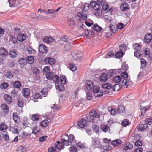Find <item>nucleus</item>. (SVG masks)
Returning a JSON list of instances; mask_svg holds the SVG:
<instances>
[{
    "label": "nucleus",
    "instance_id": "1",
    "mask_svg": "<svg viewBox=\"0 0 152 152\" xmlns=\"http://www.w3.org/2000/svg\"><path fill=\"white\" fill-rule=\"evenodd\" d=\"M46 78L50 81H53V82L58 83L59 81V77L58 75L55 73L52 72L47 73L46 75Z\"/></svg>",
    "mask_w": 152,
    "mask_h": 152
},
{
    "label": "nucleus",
    "instance_id": "2",
    "mask_svg": "<svg viewBox=\"0 0 152 152\" xmlns=\"http://www.w3.org/2000/svg\"><path fill=\"white\" fill-rule=\"evenodd\" d=\"M100 117V114L94 110L91 111L89 113V115L87 117V120L90 122H94V118H98Z\"/></svg>",
    "mask_w": 152,
    "mask_h": 152
},
{
    "label": "nucleus",
    "instance_id": "3",
    "mask_svg": "<svg viewBox=\"0 0 152 152\" xmlns=\"http://www.w3.org/2000/svg\"><path fill=\"white\" fill-rule=\"evenodd\" d=\"M69 136L67 134H64L61 136V142L64 145L67 146L69 144Z\"/></svg>",
    "mask_w": 152,
    "mask_h": 152
},
{
    "label": "nucleus",
    "instance_id": "4",
    "mask_svg": "<svg viewBox=\"0 0 152 152\" xmlns=\"http://www.w3.org/2000/svg\"><path fill=\"white\" fill-rule=\"evenodd\" d=\"M44 61L45 64H49L51 65L54 64L56 63L55 60L53 58L50 57L46 58L44 60Z\"/></svg>",
    "mask_w": 152,
    "mask_h": 152
},
{
    "label": "nucleus",
    "instance_id": "5",
    "mask_svg": "<svg viewBox=\"0 0 152 152\" xmlns=\"http://www.w3.org/2000/svg\"><path fill=\"white\" fill-rule=\"evenodd\" d=\"M92 145L94 147L100 146L101 144L99 139L98 138L92 137Z\"/></svg>",
    "mask_w": 152,
    "mask_h": 152
},
{
    "label": "nucleus",
    "instance_id": "6",
    "mask_svg": "<svg viewBox=\"0 0 152 152\" xmlns=\"http://www.w3.org/2000/svg\"><path fill=\"white\" fill-rule=\"evenodd\" d=\"M39 51L43 54H46L47 52L46 47L43 44H40L39 48Z\"/></svg>",
    "mask_w": 152,
    "mask_h": 152
},
{
    "label": "nucleus",
    "instance_id": "7",
    "mask_svg": "<svg viewBox=\"0 0 152 152\" xmlns=\"http://www.w3.org/2000/svg\"><path fill=\"white\" fill-rule=\"evenodd\" d=\"M8 52L4 48L1 47L0 48V56L3 57H5L8 56Z\"/></svg>",
    "mask_w": 152,
    "mask_h": 152
},
{
    "label": "nucleus",
    "instance_id": "8",
    "mask_svg": "<svg viewBox=\"0 0 152 152\" xmlns=\"http://www.w3.org/2000/svg\"><path fill=\"white\" fill-rule=\"evenodd\" d=\"M87 125L86 121L84 119H82L80 120L77 123L78 126L81 128L86 127Z\"/></svg>",
    "mask_w": 152,
    "mask_h": 152
},
{
    "label": "nucleus",
    "instance_id": "9",
    "mask_svg": "<svg viewBox=\"0 0 152 152\" xmlns=\"http://www.w3.org/2000/svg\"><path fill=\"white\" fill-rule=\"evenodd\" d=\"M91 6L94 10H98L101 7L100 4H97L95 1H92L90 3Z\"/></svg>",
    "mask_w": 152,
    "mask_h": 152
},
{
    "label": "nucleus",
    "instance_id": "10",
    "mask_svg": "<svg viewBox=\"0 0 152 152\" xmlns=\"http://www.w3.org/2000/svg\"><path fill=\"white\" fill-rule=\"evenodd\" d=\"M55 86L56 89L60 91H63L65 90L64 86L60 83L59 80L58 82L55 83Z\"/></svg>",
    "mask_w": 152,
    "mask_h": 152
},
{
    "label": "nucleus",
    "instance_id": "11",
    "mask_svg": "<svg viewBox=\"0 0 152 152\" xmlns=\"http://www.w3.org/2000/svg\"><path fill=\"white\" fill-rule=\"evenodd\" d=\"M64 145L63 143L59 141L56 142L54 144L55 147L59 150L63 149L64 148Z\"/></svg>",
    "mask_w": 152,
    "mask_h": 152
},
{
    "label": "nucleus",
    "instance_id": "12",
    "mask_svg": "<svg viewBox=\"0 0 152 152\" xmlns=\"http://www.w3.org/2000/svg\"><path fill=\"white\" fill-rule=\"evenodd\" d=\"M4 99L6 103L8 104H10L12 102V97L7 94H5L4 95Z\"/></svg>",
    "mask_w": 152,
    "mask_h": 152
},
{
    "label": "nucleus",
    "instance_id": "13",
    "mask_svg": "<svg viewBox=\"0 0 152 152\" xmlns=\"http://www.w3.org/2000/svg\"><path fill=\"white\" fill-rule=\"evenodd\" d=\"M8 2L11 7L17 6L18 4H20L18 0H8Z\"/></svg>",
    "mask_w": 152,
    "mask_h": 152
},
{
    "label": "nucleus",
    "instance_id": "14",
    "mask_svg": "<svg viewBox=\"0 0 152 152\" xmlns=\"http://www.w3.org/2000/svg\"><path fill=\"white\" fill-rule=\"evenodd\" d=\"M150 106L148 105L146 106L143 107L142 106H140V109L141 110H142V111L141 113V116H143L145 113L146 111L150 107Z\"/></svg>",
    "mask_w": 152,
    "mask_h": 152
},
{
    "label": "nucleus",
    "instance_id": "15",
    "mask_svg": "<svg viewBox=\"0 0 152 152\" xmlns=\"http://www.w3.org/2000/svg\"><path fill=\"white\" fill-rule=\"evenodd\" d=\"M152 39V35L151 33L146 34L144 37V40L147 43L150 42Z\"/></svg>",
    "mask_w": 152,
    "mask_h": 152
},
{
    "label": "nucleus",
    "instance_id": "16",
    "mask_svg": "<svg viewBox=\"0 0 152 152\" xmlns=\"http://www.w3.org/2000/svg\"><path fill=\"white\" fill-rule=\"evenodd\" d=\"M130 8V6L126 2L123 3L121 5L120 8L122 11H126Z\"/></svg>",
    "mask_w": 152,
    "mask_h": 152
},
{
    "label": "nucleus",
    "instance_id": "17",
    "mask_svg": "<svg viewBox=\"0 0 152 152\" xmlns=\"http://www.w3.org/2000/svg\"><path fill=\"white\" fill-rule=\"evenodd\" d=\"M74 58L76 61H81L83 58V55L80 53H76L75 55L72 54Z\"/></svg>",
    "mask_w": 152,
    "mask_h": 152
},
{
    "label": "nucleus",
    "instance_id": "18",
    "mask_svg": "<svg viewBox=\"0 0 152 152\" xmlns=\"http://www.w3.org/2000/svg\"><path fill=\"white\" fill-rule=\"evenodd\" d=\"M18 127L16 125H13L12 126H11L10 127V130L13 133L15 134H17L18 132Z\"/></svg>",
    "mask_w": 152,
    "mask_h": 152
},
{
    "label": "nucleus",
    "instance_id": "19",
    "mask_svg": "<svg viewBox=\"0 0 152 152\" xmlns=\"http://www.w3.org/2000/svg\"><path fill=\"white\" fill-rule=\"evenodd\" d=\"M50 122V118H47V119L43 120L41 122V125L43 127H46Z\"/></svg>",
    "mask_w": 152,
    "mask_h": 152
},
{
    "label": "nucleus",
    "instance_id": "20",
    "mask_svg": "<svg viewBox=\"0 0 152 152\" xmlns=\"http://www.w3.org/2000/svg\"><path fill=\"white\" fill-rule=\"evenodd\" d=\"M133 147V145L132 144L130 143H127L125 145H124L122 147V149L125 150V151H127L129 149H131Z\"/></svg>",
    "mask_w": 152,
    "mask_h": 152
},
{
    "label": "nucleus",
    "instance_id": "21",
    "mask_svg": "<svg viewBox=\"0 0 152 152\" xmlns=\"http://www.w3.org/2000/svg\"><path fill=\"white\" fill-rule=\"evenodd\" d=\"M13 119L14 121L17 123L19 122L20 118L17 112H14L13 113Z\"/></svg>",
    "mask_w": 152,
    "mask_h": 152
},
{
    "label": "nucleus",
    "instance_id": "22",
    "mask_svg": "<svg viewBox=\"0 0 152 152\" xmlns=\"http://www.w3.org/2000/svg\"><path fill=\"white\" fill-rule=\"evenodd\" d=\"M78 17H79L80 18V19L85 20H86L87 18V15L86 14L83 13H77V18Z\"/></svg>",
    "mask_w": 152,
    "mask_h": 152
},
{
    "label": "nucleus",
    "instance_id": "23",
    "mask_svg": "<svg viewBox=\"0 0 152 152\" xmlns=\"http://www.w3.org/2000/svg\"><path fill=\"white\" fill-rule=\"evenodd\" d=\"M122 143V141L121 140L118 139L112 141L111 142V144L113 146H118Z\"/></svg>",
    "mask_w": 152,
    "mask_h": 152
},
{
    "label": "nucleus",
    "instance_id": "24",
    "mask_svg": "<svg viewBox=\"0 0 152 152\" xmlns=\"http://www.w3.org/2000/svg\"><path fill=\"white\" fill-rule=\"evenodd\" d=\"M86 86L87 89L89 91H91L92 90V88L93 87V84L92 82L89 80H87L86 81Z\"/></svg>",
    "mask_w": 152,
    "mask_h": 152
},
{
    "label": "nucleus",
    "instance_id": "25",
    "mask_svg": "<svg viewBox=\"0 0 152 152\" xmlns=\"http://www.w3.org/2000/svg\"><path fill=\"white\" fill-rule=\"evenodd\" d=\"M147 127V124L144 123V124H139L137 127V128L140 131H142L146 129Z\"/></svg>",
    "mask_w": 152,
    "mask_h": 152
},
{
    "label": "nucleus",
    "instance_id": "26",
    "mask_svg": "<svg viewBox=\"0 0 152 152\" xmlns=\"http://www.w3.org/2000/svg\"><path fill=\"white\" fill-rule=\"evenodd\" d=\"M125 111V107L122 105H119L118 108H117V113H124Z\"/></svg>",
    "mask_w": 152,
    "mask_h": 152
},
{
    "label": "nucleus",
    "instance_id": "27",
    "mask_svg": "<svg viewBox=\"0 0 152 152\" xmlns=\"http://www.w3.org/2000/svg\"><path fill=\"white\" fill-rule=\"evenodd\" d=\"M26 38V36L23 34L19 33L17 36V39L20 42H22Z\"/></svg>",
    "mask_w": 152,
    "mask_h": 152
},
{
    "label": "nucleus",
    "instance_id": "28",
    "mask_svg": "<svg viewBox=\"0 0 152 152\" xmlns=\"http://www.w3.org/2000/svg\"><path fill=\"white\" fill-rule=\"evenodd\" d=\"M53 38L50 37H45L43 39L44 42L47 43H49L53 42Z\"/></svg>",
    "mask_w": 152,
    "mask_h": 152
},
{
    "label": "nucleus",
    "instance_id": "29",
    "mask_svg": "<svg viewBox=\"0 0 152 152\" xmlns=\"http://www.w3.org/2000/svg\"><path fill=\"white\" fill-rule=\"evenodd\" d=\"M30 90L28 88H24L23 90V95L24 97H27L30 94Z\"/></svg>",
    "mask_w": 152,
    "mask_h": 152
},
{
    "label": "nucleus",
    "instance_id": "30",
    "mask_svg": "<svg viewBox=\"0 0 152 152\" xmlns=\"http://www.w3.org/2000/svg\"><path fill=\"white\" fill-rule=\"evenodd\" d=\"M64 45L63 49L64 51H68L71 48V44L69 42L66 43Z\"/></svg>",
    "mask_w": 152,
    "mask_h": 152
},
{
    "label": "nucleus",
    "instance_id": "31",
    "mask_svg": "<svg viewBox=\"0 0 152 152\" xmlns=\"http://www.w3.org/2000/svg\"><path fill=\"white\" fill-rule=\"evenodd\" d=\"M2 134L4 139L6 141L9 140V136L8 133L6 131H4L2 132Z\"/></svg>",
    "mask_w": 152,
    "mask_h": 152
},
{
    "label": "nucleus",
    "instance_id": "32",
    "mask_svg": "<svg viewBox=\"0 0 152 152\" xmlns=\"http://www.w3.org/2000/svg\"><path fill=\"white\" fill-rule=\"evenodd\" d=\"M107 79V74L105 73H103L102 74L100 77V80L105 82L106 81Z\"/></svg>",
    "mask_w": 152,
    "mask_h": 152
},
{
    "label": "nucleus",
    "instance_id": "33",
    "mask_svg": "<svg viewBox=\"0 0 152 152\" xmlns=\"http://www.w3.org/2000/svg\"><path fill=\"white\" fill-rule=\"evenodd\" d=\"M1 107L3 110L6 113L9 112V107L8 106L5 104H3L1 105Z\"/></svg>",
    "mask_w": 152,
    "mask_h": 152
},
{
    "label": "nucleus",
    "instance_id": "34",
    "mask_svg": "<svg viewBox=\"0 0 152 152\" xmlns=\"http://www.w3.org/2000/svg\"><path fill=\"white\" fill-rule=\"evenodd\" d=\"M60 83L62 84H65L67 80L66 76L65 75H63L59 78Z\"/></svg>",
    "mask_w": 152,
    "mask_h": 152
},
{
    "label": "nucleus",
    "instance_id": "35",
    "mask_svg": "<svg viewBox=\"0 0 152 152\" xmlns=\"http://www.w3.org/2000/svg\"><path fill=\"white\" fill-rule=\"evenodd\" d=\"M108 110L110 111L111 114L113 116L115 115L117 113V110L110 107H108Z\"/></svg>",
    "mask_w": 152,
    "mask_h": 152
},
{
    "label": "nucleus",
    "instance_id": "36",
    "mask_svg": "<svg viewBox=\"0 0 152 152\" xmlns=\"http://www.w3.org/2000/svg\"><path fill=\"white\" fill-rule=\"evenodd\" d=\"M26 60L24 58H20L18 61V63L21 66V67H23L26 63Z\"/></svg>",
    "mask_w": 152,
    "mask_h": 152
},
{
    "label": "nucleus",
    "instance_id": "37",
    "mask_svg": "<svg viewBox=\"0 0 152 152\" xmlns=\"http://www.w3.org/2000/svg\"><path fill=\"white\" fill-rule=\"evenodd\" d=\"M65 37L66 36H64L60 38L59 42L61 44H65L66 43H68L67 42V39Z\"/></svg>",
    "mask_w": 152,
    "mask_h": 152
},
{
    "label": "nucleus",
    "instance_id": "38",
    "mask_svg": "<svg viewBox=\"0 0 152 152\" xmlns=\"http://www.w3.org/2000/svg\"><path fill=\"white\" fill-rule=\"evenodd\" d=\"M109 27L110 28L111 31L113 33L116 32L118 30L116 26H115L111 24L109 26Z\"/></svg>",
    "mask_w": 152,
    "mask_h": 152
},
{
    "label": "nucleus",
    "instance_id": "39",
    "mask_svg": "<svg viewBox=\"0 0 152 152\" xmlns=\"http://www.w3.org/2000/svg\"><path fill=\"white\" fill-rule=\"evenodd\" d=\"M112 86V85L110 83H105L102 85V87L103 88L110 89L111 88Z\"/></svg>",
    "mask_w": 152,
    "mask_h": 152
},
{
    "label": "nucleus",
    "instance_id": "40",
    "mask_svg": "<svg viewBox=\"0 0 152 152\" xmlns=\"http://www.w3.org/2000/svg\"><path fill=\"white\" fill-rule=\"evenodd\" d=\"M40 12L41 13V14H40V16H41L40 17L43 18H45L46 16H42V13L48 14L47 12L43 9H39L38 11V12Z\"/></svg>",
    "mask_w": 152,
    "mask_h": 152
},
{
    "label": "nucleus",
    "instance_id": "41",
    "mask_svg": "<svg viewBox=\"0 0 152 152\" xmlns=\"http://www.w3.org/2000/svg\"><path fill=\"white\" fill-rule=\"evenodd\" d=\"M39 115L38 114H34L31 115V119L34 121H37L39 120Z\"/></svg>",
    "mask_w": 152,
    "mask_h": 152
},
{
    "label": "nucleus",
    "instance_id": "42",
    "mask_svg": "<svg viewBox=\"0 0 152 152\" xmlns=\"http://www.w3.org/2000/svg\"><path fill=\"white\" fill-rule=\"evenodd\" d=\"M13 86L15 88H19L21 86V83L19 81H15L13 83Z\"/></svg>",
    "mask_w": 152,
    "mask_h": 152
},
{
    "label": "nucleus",
    "instance_id": "43",
    "mask_svg": "<svg viewBox=\"0 0 152 152\" xmlns=\"http://www.w3.org/2000/svg\"><path fill=\"white\" fill-rule=\"evenodd\" d=\"M101 129L104 132H106L107 131H108L109 127L107 125H102L101 126Z\"/></svg>",
    "mask_w": 152,
    "mask_h": 152
},
{
    "label": "nucleus",
    "instance_id": "44",
    "mask_svg": "<svg viewBox=\"0 0 152 152\" xmlns=\"http://www.w3.org/2000/svg\"><path fill=\"white\" fill-rule=\"evenodd\" d=\"M120 89V85L119 84H115L112 88V89L114 91H117Z\"/></svg>",
    "mask_w": 152,
    "mask_h": 152
},
{
    "label": "nucleus",
    "instance_id": "45",
    "mask_svg": "<svg viewBox=\"0 0 152 152\" xmlns=\"http://www.w3.org/2000/svg\"><path fill=\"white\" fill-rule=\"evenodd\" d=\"M75 22L73 18H69L67 20L68 24L70 26H72L75 25Z\"/></svg>",
    "mask_w": 152,
    "mask_h": 152
},
{
    "label": "nucleus",
    "instance_id": "46",
    "mask_svg": "<svg viewBox=\"0 0 152 152\" xmlns=\"http://www.w3.org/2000/svg\"><path fill=\"white\" fill-rule=\"evenodd\" d=\"M144 123L148 124L151 125L152 124V117H150L146 118L144 120Z\"/></svg>",
    "mask_w": 152,
    "mask_h": 152
},
{
    "label": "nucleus",
    "instance_id": "47",
    "mask_svg": "<svg viewBox=\"0 0 152 152\" xmlns=\"http://www.w3.org/2000/svg\"><path fill=\"white\" fill-rule=\"evenodd\" d=\"M128 68V65L125 63H123L122 64L121 70L124 72H126Z\"/></svg>",
    "mask_w": 152,
    "mask_h": 152
},
{
    "label": "nucleus",
    "instance_id": "48",
    "mask_svg": "<svg viewBox=\"0 0 152 152\" xmlns=\"http://www.w3.org/2000/svg\"><path fill=\"white\" fill-rule=\"evenodd\" d=\"M93 29L96 31H99L102 29V28L97 24H95L93 26Z\"/></svg>",
    "mask_w": 152,
    "mask_h": 152
},
{
    "label": "nucleus",
    "instance_id": "49",
    "mask_svg": "<svg viewBox=\"0 0 152 152\" xmlns=\"http://www.w3.org/2000/svg\"><path fill=\"white\" fill-rule=\"evenodd\" d=\"M5 76L7 78L10 79L12 78L13 75L11 72L8 71L6 73Z\"/></svg>",
    "mask_w": 152,
    "mask_h": 152
},
{
    "label": "nucleus",
    "instance_id": "50",
    "mask_svg": "<svg viewBox=\"0 0 152 152\" xmlns=\"http://www.w3.org/2000/svg\"><path fill=\"white\" fill-rule=\"evenodd\" d=\"M34 58L33 56H29L27 57V62L30 64H32L34 62Z\"/></svg>",
    "mask_w": 152,
    "mask_h": 152
},
{
    "label": "nucleus",
    "instance_id": "51",
    "mask_svg": "<svg viewBox=\"0 0 152 152\" xmlns=\"http://www.w3.org/2000/svg\"><path fill=\"white\" fill-rule=\"evenodd\" d=\"M26 50L28 53L30 54H34L35 52V50L30 46L27 47Z\"/></svg>",
    "mask_w": 152,
    "mask_h": 152
},
{
    "label": "nucleus",
    "instance_id": "52",
    "mask_svg": "<svg viewBox=\"0 0 152 152\" xmlns=\"http://www.w3.org/2000/svg\"><path fill=\"white\" fill-rule=\"evenodd\" d=\"M9 85L7 83H3L0 86V88L2 89H5L9 86Z\"/></svg>",
    "mask_w": 152,
    "mask_h": 152
},
{
    "label": "nucleus",
    "instance_id": "53",
    "mask_svg": "<svg viewBox=\"0 0 152 152\" xmlns=\"http://www.w3.org/2000/svg\"><path fill=\"white\" fill-rule=\"evenodd\" d=\"M133 48L135 50H137V51L140 50L141 49L140 46L138 44H135L133 45Z\"/></svg>",
    "mask_w": 152,
    "mask_h": 152
},
{
    "label": "nucleus",
    "instance_id": "54",
    "mask_svg": "<svg viewBox=\"0 0 152 152\" xmlns=\"http://www.w3.org/2000/svg\"><path fill=\"white\" fill-rule=\"evenodd\" d=\"M122 80L121 77L119 76H116L113 78V81L116 83H119Z\"/></svg>",
    "mask_w": 152,
    "mask_h": 152
},
{
    "label": "nucleus",
    "instance_id": "55",
    "mask_svg": "<svg viewBox=\"0 0 152 152\" xmlns=\"http://www.w3.org/2000/svg\"><path fill=\"white\" fill-rule=\"evenodd\" d=\"M69 67L70 70L73 71H75L77 69L75 65L73 64H70L69 65Z\"/></svg>",
    "mask_w": 152,
    "mask_h": 152
},
{
    "label": "nucleus",
    "instance_id": "56",
    "mask_svg": "<svg viewBox=\"0 0 152 152\" xmlns=\"http://www.w3.org/2000/svg\"><path fill=\"white\" fill-rule=\"evenodd\" d=\"M9 54L10 57L12 58H15L17 55V54L16 52L13 50L10 51Z\"/></svg>",
    "mask_w": 152,
    "mask_h": 152
},
{
    "label": "nucleus",
    "instance_id": "57",
    "mask_svg": "<svg viewBox=\"0 0 152 152\" xmlns=\"http://www.w3.org/2000/svg\"><path fill=\"white\" fill-rule=\"evenodd\" d=\"M26 151V148L22 146L18 148L17 149V152H25Z\"/></svg>",
    "mask_w": 152,
    "mask_h": 152
},
{
    "label": "nucleus",
    "instance_id": "58",
    "mask_svg": "<svg viewBox=\"0 0 152 152\" xmlns=\"http://www.w3.org/2000/svg\"><path fill=\"white\" fill-rule=\"evenodd\" d=\"M123 56V52L121 50L118 51L115 54V56L117 58H121Z\"/></svg>",
    "mask_w": 152,
    "mask_h": 152
},
{
    "label": "nucleus",
    "instance_id": "59",
    "mask_svg": "<svg viewBox=\"0 0 152 152\" xmlns=\"http://www.w3.org/2000/svg\"><path fill=\"white\" fill-rule=\"evenodd\" d=\"M90 6L88 4L86 3L84 5L83 7L82 10L83 11H86L88 10L89 9Z\"/></svg>",
    "mask_w": 152,
    "mask_h": 152
},
{
    "label": "nucleus",
    "instance_id": "60",
    "mask_svg": "<svg viewBox=\"0 0 152 152\" xmlns=\"http://www.w3.org/2000/svg\"><path fill=\"white\" fill-rule=\"evenodd\" d=\"M7 128V125L4 123L0 124V131L6 130Z\"/></svg>",
    "mask_w": 152,
    "mask_h": 152
},
{
    "label": "nucleus",
    "instance_id": "61",
    "mask_svg": "<svg viewBox=\"0 0 152 152\" xmlns=\"http://www.w3.org/2000/svg\"><path fill=\"white\" fill-rule=\"evenodd\" d=\"M99 89L100 88L99 86H95L93 87V91L94 93L96 94L99 91Z\"/></svg>",
    "mask_w": 152,
    "mask_h": 152
},
{
    "label": "nucleus",
    "instance_id": "62",
    "mask_svg": "<svg viewBox=\"0 0 152 152\" xmlns=\"http://www.w3.org/2000/svg\"><path fill=\"white\" fill-rule=\"evenodd\" d=\"M69 143H70L71 144H72V142L74 141L75 140V137L73 135L70 134L69 136Z\"/></svg>",
    "mask_w": 152,
    "mask_h": 152
},
{
    "label": "nucleus",
    "instance_id": "63",
    "mask_svg": "<svg viewBox=\"0 0 152 152\" xmlns=\"http://www.w3.org/2000/svg\"><path fill=\"white\" fill-rule=\"evenodd\" d=\"M141 67L142 68H144L146 66V62L145 60L144 59H141Z\"/></svg>",
    "mask_w": 152,
    "mask_h": 152
},
{
    "label": "nucleus",
    "instance_id": "64",
    "mask_svg": "<svg viewBox=\"0 0 152 152\" xmlns=\"http://www.w3.org/2000/svg\"><path fill=\"white\" fill-rule=\"evenodd\" d=\"M69 151L70 152H77V149L75 147L72 145L69 148Z\"/></svg>",
    "mask_w": 152,
    "mask_h": 152
}]
</instances>
